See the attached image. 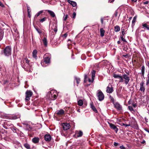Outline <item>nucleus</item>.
I'll return each mask as SVG.
<instances>
[{
    "label": "nucleus",
    "mask_w": 149,
    "mask_h": 149,
    "mask_svg": "<svg viewBox=\"0 0 149 149\" xmlns=\"http://www.w3.org/2000/svg\"><path fill=\"white\" fill-rule=\"evenodd\" d=\"M56 92L54 90H52L49 92L47 94V96L51 100H54L57 98L56 94Z\"/></svg>",
    "instance_id": "f257e3e1"
},
{
    "label": "nucleus",
    "mask_w": 149,
    "mask_h": 149,
    "mask_svg": "<svg viewBox=\"0 0 149 149\" xmlns=\"http://www.w3.org/2000/svg\"><path fill=\"white\" fill-rule=\"evenodd\" d=\"M126 73L128 75L124 74L121 77L123 80V81H120V82H124L125 83L126 85L128 83L130 80V78L129 76V73L128 72V73L127 72H126Z\"/></svg>",
    "instance_id": "f03ea898"
},
{
    "label": "nucleus",
    "mask_w": 149,
    "mask_h": 149,
    "mask_svg": "<svg viewBox=\"0 0 149 149\" xmlns=\"http://www.w3.org/2000/svg\"><path fill=\"white\" fill-rule=\"evenodd\" d=\"M3 54L6 56H8L11 55V48L10 46L6 47L3 50Z\"/></svg>",
    "instance_id": "7ed1b4c3"
},
{
    "label": "nucleus",
    "mask_w": 149,
    "mask_h": 149,
    "mask_svg": "<svg viewBox=\"0 0 149 149\" xmlns=\"http://www.w3.org/2000/svg\"><path fill=\"white\" fill-rule=\"evenodd\" d=\"M97 96L100 101H102L104 99V95L102 92L100 90H98L97 93Z\"/></svg>",
    "instance_id": "20e7f679"
},
{
    "label": "nucleus",
    "mask_w": 149,
    "mask_h": 149,
    "mask_svg": "<svg viewBox=\"0 0 149 149\" xmlns=\"http://www.w3.org/2000/svg\"><path fill=\"white\" fill-rule=\"evenodd\" d=\"M26 97L25 100L28 101L30 100V98L33 95V93L30 91H27L25 93Z\"/></svg>",
    "instance_id": "39448f33"
},
{
    "label": "nucleus",
    "mask_w": 149,
    "mask_h": 149,
    "mask_svg": "<svg viewBox=\"0 0 149 149\" xmlns=\"http://www.w3.org/2000/svg\"><path fill=\"white\" fill-rule=\"evenodd\" d=\"M26 63H25V66H24V69L27 71L31 72V68L30 67V65H29V61L27 59L26 60Z\"/></svg>",
    "instance_id": "423d86ee"
},
{
    "label": "nucleus",
    "mask_w": 149,
    "mask_h": 149,
    "mask_svg": "<svg viewBox=\"0 0 149 149\" xmlns=\"http://www.w3.org/2000/svg\"><path fill=\"white\" fill-rule=\"evenodd\" d=\"M44 62L46 63H48L50 62V55L48 54H45L44 56Z\"/></svg>",
    "instance_id": "0eeeda50"
},
{
    "label": "nucleus",
    "mask_w": 149,
    "mask_h": 149,
    "mask_svg": "<svg viewBox=\"0 0 149 149\" xmlns=\"http://www.w3.org/2000/svg\"><path fill=\"white\" fill-rule=\"evenodd\" d=\"M113 91V88L111 84H109L107 87L106 92L109 93H111Z\"/></svg>",
    "instance_id": "6e6552de"
},
{
    "label": "nucleus",
    "mask_w": 149,
    "mask_h": 149,
    "mask_svg": "<svg viewBox=\"0 0 149 149\" xmlns=\"http://www.w3.org/2000/svg\"><path fill=\"white\" fill-rule=\"evenodd\" d=\"M113 104L114 107L117 109V111H121L122 110V106L118 102H116Z\"/></svg>",
    "instance_id": "1a4fd4ad"
},
{
    "label": "nucleus",
    "mask_w": 149,
    "mask_h": 149,
    "mask_svg": "<svg viewBox=\"0 0 149 149\" xmlns=\"http://www.w3.org/2000/svg\"><path fill=\"white\" fill-rule=\"evenodd\" d=\"M62 126L63 130H67L70 127L69 124L67 123H64L62 124Z\"/></svg>",
    "instance_id": "9d476101"
},
{
    "label": "nucleus",
    "mask_w": 149,
    "mask_h": 149,
    "mask_svg": "<svg viewBox=\"0 0 149 149\" xmlns=\"http://www.w3.org/2000/svg\"><path fill=\"white\" fill-rule=\"evenodd\" d=\"M109 124L110 128L111 129H113L117 133L118 130L117 127L116 126L112 123H109Z\"/></svg>",
    "instance_id": "9b49d317"
},
{
    "label": "nucleus",
    "mask_w": 149,
    "mask_h": 149,
    "mask_svg": "<svg viewBox=\"0 0 149 149\" xmlns=\"http://www.w3.org/2000/svg\"><path fill=\"white\" fill-rule=\"evenodd\" d=\"M83 135V132L81 131H76L75 132V136L76 137H81Z\"/></svg>",
    "instance_id": "f8f14e48"
},
{
    "label": "nucleus",
    "mask_w": 149,
    "mask_h": 149,
    "mask_svg": "<svg viewBox=\"0 0 149 149\" xmlns=\"http://www.w3.org/2000/svg\"><path fill=\"white\" fill-rule=\"evenodd\" d=\"M45 139L47 141H51L52 137L49 134H45L44 136Z\"/></svg>",
    "instance_id": "ddd939ff"
},
{
    "label": "nucleus",
    "mask_w": 149,
    "mask_h": 149,
    "mask_svg": "<svg viewBox=\"0 0 149 149\" xmlns=\"http://www.w3.org/2000/svg\"><path fill=\"white\" fill-rule=\"evenodd\" d=\"M113 76L114 78H118L119 79V82H120V81H123V80L121 77L122 76L116 74H114L113 75Z\"/></svg>",
    "instance_id": "4468645a"
},
{
    "label": "nucleus",
    "mask_w": 149,
    "mask_h": 149,
    "mask_svg": "<svg viewBox=\"0 0 149 149\" xmlns=\"http://www.w3.org/2000/svg\"><path fill=\"white\" fill-rule=\"evenodd\" d=\"M39 138L38 137H35L32 139V142L34 143H38L39 141Z\"/></svg>",
    "instance_id": "2eb2a0df"
},
{
    "label": "nucleus",
    "mask_w": 149,
    "mask_h": 149,
    "mask_svg": "<svg viewBox=\"0 0 149 149\" xmlns=\"http://www.w3.org/2000/svg\"><path fill=\"white\" fill-rule=\"evenodd\" d=\"M24 127H25L26 130L30 131L31 129V127L27 123H24Z\"/></svg>",
    "instance_id": "dca6fc26"
},
{
    "label": "nucleus",
    "mask_w": 149,
    "mask_h": 149,
    "mask_svg": "<svg viewBox=\"0 0 149 149\" xmlns=\"http://www.w3.org/2000/svg\"><path fill=\"white\" fill-rule=\"evenodd\" d=\"M68 2L74 7H75L77 6V3L75 2L70 0H68Z\"/></svg>",
    "instance_id": "f3484780"
},
{
    "label": "nucleus",
    "mask_w": 149,
    "mask_h": 149,
    "mask_svg": "<svg viewBox=\"0 0 149 149\" xmlns=\"http://www.w3.org/2000/svg\"><path fill=\"white\" fill-rule=\"evenodd\" d=\"M143 84H144V83L143 82H141L140 83V90L141 91H143V92H144L145 89L144 87L143 86Z\"/></svg>",
    "instance_id": "a211bd4d"
},
{
    "label": "nucleus",
    "mask_w": 149,
    "mask_h": 149,
    "mask_svg": "<svg viewBox=\"0 0 149 149\" xmlns=\"http://www.w3.org/2000/svg\"><path fill=\"white\" fill-rule=\"evenodd\" d=\"M37 51L36 50H34L32 53L33 56L34 58L36 59L37 58Z\"/></svg>",
    "instance_id": "6ab92c4d"
},
{
    "label": "nucleus",
    "mask_w": 149,
    "mask_h": 149,
    "mask_svg": "<svg viewBox=\"0 0 149 149\" xmlns=\"http://www.w3.org/2000/svg\"><path fill=\"white\" fill-rule=\"evenodd\" d=\"M64 113V111L62 109H61L57 111V114L59 116L63 115Z\"/></svg>",
    "instance_id": "aec40b11"
},
{
    "label": "nucleus",
    "mask_w": 149,
    "mask_h": 149,
    "mask_svg": "<svg viewBox=\"0 0 149 149\" xmlns=\"http://www.w3.org/2000/svg\"><path fill=\"white\" fill-rule=\"evenodd\" d=\"M47 12L50 14V15L52 17H54L55 16V14L54 12L50 10H47Z\"/></svg>",
    "instance_id": "412c9836"
},
{
    "label": "nucleus",
    "mask_w": 149,
    "mask_h": 149,
    "mask_svg": "<svg viewBox=\"0 0 149 149\" xmlns=\"http://www.w3.org/2000/svg\"><path fill=\"white\" fill-rule=\"evenodd\" d=\"M100 36L102 37H103L104 36V34L105 32V31L102 28H101L100 30Z\"/></svg>",
    "instance_id": "4be33fe9"
},
{
    "label": "nucleus",
    "mask_w": 149,
    "mask_h": 149,
    "mask_svg": "<svg viewBox=\"0 0 149 149\" xmlns=\"http://www.w3.org/2000/svg\"><path fill=\"white\" fill-rule=\"evenodd\" d=\"M42 41L45 46L47 47V41L46 38L45 37L42 40Z\"/></svg>",
    "instance_id": "5701e85b"
},
{
    "label": "nucleus",
    "mask_w": 149,
    "mask_h": 149,
    "mask_svg": "<svg viewBox=\"0 0 149 149\" xmlns=\"http://www.w3.org/2000/svg\"><path fill=\"white\" fill-rule=\"evenodd\" d=\"M91 109H93V111H94L95 113H97V110L95 107L94 106V105L92 104H91Z\"/></svg>",
    "instance_id": "b1692460"
},
{
    "label": "nucleus",
    "mask_w": 149,
    "mask_h": 149,
    "mask_svg": "<svg viewBox=\"0 0 149 149\" xmlns=\"http://www.w3.org/2000/svg\"><path fill=\"white\" fill-rule=\"evenodd\" d=\"M114 30L116 32H118L120 30V27L118 26H116L114 27Z\"/></svg>",
    "instance_id": "393cba45"
},
{
    "label": "nucleus",
    "mask_w": 149,
    "mask_h": 149,
    "mask_svg": "<svg viewBox=\"0 0 149 149\" xmlns=\"http://www.w3.org/2000/svg\"><path fill=\"white\" fill-rule=\"evenodd\" d=\"M83 104V102L82 100H80L78 102V104L80 106L82 105Z\"/></svg>",
    "instance_id": "a878e982"
},
{
    "label": "nucleus",
    "mask_w": 149,
    "mask_h": 149,
    "mask_svg": "<svg viewBox=\"0 0 149 149\" xmlns=\"http://www.w3.org/2000/svg\"><path fill=\"white\" fill-rule=\"evenodd\" d=\"M18 118V117H17V116H11L9 117V119L13 120H15L17 118Z\"/></svg>",
    "instance_id": "bb28decb"
},
{
    "label": "nucleus",
    "mask_w": 149,
    "mask_h": 149,
    "mask_svg": "<svg viewBox=\"0 0 149 149\" xmlns=\"http://www.w3.org/2000/svg\"><path fill=\"white\" fill-rule=\"evenodd\" d=\"M95 70H93L92 72V78L94 79L95 76Z\"/></svg>",
    "instance_id": "cd10ccee"
},
{
    "label": "nucleus",
    "mask_w": 149,
    "mask_h": 149,
    "mask_svg": "<svg viewBox=\"0 0 149 149\" xmlns=\"http://www.w3.org/2000/svg\"><path fill=\"white\" fill-rule=\"evenodd\" d=\"M144 71H145V67L143 65L141 67V74L143 76H144Z\"/></svg>",
    "instance_id": "c85d7f7f"
},
{
    "label": "nucleus",
    "mask_w": 149,
    "mask_h": 149,
    "mask_svg": "<svg viewBox=\"0 0 149 149\" xmlns=\"http://www.w3.org/2000/svg\"><path fill=\"white\" fill-rule=\"evenodd\" d=\"M24 146L27 149H30V146L28 144L25 143L24 144Z\"/></svg>",
    "instance_id": "c756f323"
},
{
    "label": "nucleus",
    "mask_w": 149,
    "mask_h": 149,
    "mask_svg": "<svg viewBox=\"0 0 149 149\" xmlns=\"http://www.w3.org/2000/svg\"><path fill=\"white\" fill-rule=\"evenodd\" d=\"M142 26L146 28L148 30H149V26L147 25L146 23H144L143 24Z\"/></svg>",
    "instance_id": "7c9ffc66"
},
{
    "label": "nucleus",
    "mask_w": 149,
    "mask_h": 149,
    "mask_svg": "<svg viewBox=\"0 0 149 149\" xmlns=\"http://www.w3.org/2000/svg\"><path fill=\"white\" fill-rule=\"evenodd\" d=\"M136 17H134L133 18L132 22V26H134V25L136 21Z\"/></svg>",
    "instance_id": "2f4dec72"
},
{
    "label": "nucleus",
    "mask_w": 149,
    "mask_h": 149,
    "mask_svg": "<svg viewBox=\"0 0 149 149\" xmlns=\"http://www.w3.org/2000/svg\"><path fill=\"white\" fill-rule=\"evenodd\" d=\"M3 35V31L0 32V40L2 39Z\"/></svg>",
    "instance_id": "473e14b6"
},
{
    "label": "nucleus",
    "mask_w": 149,
    "mask_h": 149,
    "mask_svg": "<svg viewBox=\"0 0 149 149\" xmlns=\"http://www.w3.org/2000/svg\"><path fill=\"white\" fill-rule=\"evenodd\" d=\"M121 125L122 126H124L125 127L128 126H131L132 127H134V126H132L131 125H130V124L128 125L127 124H125V123H122Z\"/></svg>",
    "instance_id": "72a5a7b5"
},
{
    "label": "nucleus",
    "mask_w": 149,
    "mask_h": 149,
    "mask_svg": "<svg viewBox=\"0 0 149 149\" xmlns=\"http://www.w3.org/2000/svg\"><path fill=\"white\" fill-rule=\"evenodd\" d=\"M75 80L76 81V82L77 83V84H79L80 81V79L76 77L75 78Z\"/></svg>",
    "instance_id": "f704fd0d"
},
{
    "label": "nucleus",
    "mask_w": 149,
    "mask_h": 149,
    "mask_svg": "<svg viewBox=\"0 0 149 149\" xmlns=\"http://www.w3.org/2000/svg\"><path fill=\"white\" fill-rule=\"evenodd\" d=\"M43 12V10L40 11L38 12L37 14H36V16L37 17H38V16H39V15L40 14L42 13Z\"/></svg>",
    "instance_id": "c9c22d12"
},
{
    "label": "nucleus",
    "mask_w": 149,
    "mask_h": 149,
    "mask_svg": "<svg viewBox=\"0 0 149 149\" xmlns=\"http://www.w3.org/2000/svg\"><path fill=\"white\" fill-rule=\"evenodd\" d=\"M46 19V17H44L41 19H40V21L41 22H43L45 21Z\"/></svg>",
    "instance_id": "e433bc0d"
},
{
    "label": "nucleus",
    "mask_w": 149,
    "mask_h": 149,
    "mask_svg": "<svg viewBox=\"0 0 149 149\" xmlns=\"http://www.w3.org/2000/svg\"><path fill=\"white\" fill-rule=\"evenodd\" d=\"M68 17V15L66 14L65 15H64L63 17V20L65 21L66 20Z\"/></svg>",
    "instance_id": "4c0bfd02"
},
{
    "label": "nucleus",
    "mask_w": 149,
    "mask_h": 149,
    "mask_svg": "<svg viewBox=\"0 0 149 149\" xmlns=\"http://www.w3.org/2000/svg\"><path fill=\"white\" fill-rule=\"evenodd\" d=\"M36 29L37 31L39 33V34H41L42 33V31H41L38 29V28H36Z\"/></svg>",
    "instance_id": "58836bf2"
},
{
    "label": "nucleus",
    "mask_w": 149,
    "mask_h": 149,
    "mask_svg": "<svg viewBox=\"0 0 149 149\" xmlns=\"http://www.w3.org/2000/svg\"><path fill=\"white\" fill-rule=\"evenodd\" d=\"M149 84V73L148 74L147 76V79L146 81V84L148 85Z\"/></svg>",
    "instance_id": "ea45409f"
},
{
    "label": "nucleus",
    "mask_w": 149,
    "mask_h": 149,
    "mask_svg": "<svg viewBox=\"0 0 149 149\" xmlns=\"http://www.w3.org/2000/svg\"><path fill=\"white\" fill-rule=\"evenodd\" d=\"M121 39L122 40V41H123L124 42H127V41L126 40L123 38V36H122V35L121 36Z\"/></svg>",
    "instance_id": "a19ab883"
},
{
    "label": "nucleus",
    "mask_w": 149,
    "mask_h": 149,
    "mask_svg": "<svg viewBox=\"0 0 149 149\" xmlns=\"http://www.w3.org/2000/svg\"><path fill=\"white\" fill-rule=\"evenodd\" d=\"M128 107L129 109L130 110V111H133L134 110L132 106H129Z\"/></svg>",
    "instance_id": "79ce46f5"
},
{
    "label": "nucleus",
    "mask_w": 149,
    "mask_h": 149,
    "mask_svg": "<svg viewBox=\"0 0 149 149\" xmlns=\"http://www.w3.org/2000/svg\"><path fill=\"white\" fill-rule=\"evenodd\" d=\"M110 97L111 99V101H112V102L113 103V104H114L115 103L114 102V98L112 97H111V96H110Z\"/></svg>",
    "instance_id": "37998d69"
},
{
    "label": "nucleus",
    "mask_w": 149,
    "mask_h": 149,
    "mask_svg": "<svg viewBox=\"0 0 149 149\" xmlns=\"http://www.w3.org/2000/svg\"><path fill=\"white\" fill-rule=\"evenodd\" d=\"M121 31H122V35L123 36L125 34V29H121Z\"/></svg>",
    "instance_id": "c03bdc74"
},
{
    "label": "nucleus",
    "mask_w": 149,
    "mask_h": 149,
    "mask_svg": "<svg viewBox=\"0 0 149 149\" xmlns=\"http://www.w3.org/2000/svg\"><path fill=\"white\" fill-rule=\"evenodd\" d=\"M55 28L54 29V31L56 32L57 31V25H55Z\"/></svg>",
    "instance_id": "a18cd8bd"
},
{
    "label": "nucleus",
    "mask_w": 149,
    "mask_h": 149,
    "mask_svg": "<svg viewBox=\"0 0 149 149\" xmlns=\"http://www.w3.org/2000/svg\"><path fill=\"white\" fill-rule=\"evenodd\" d=\"M94 79H93L92 78V79H88V81L89 82H93L94 81Z\"/></svg>",
    "instance_id": "49530a36"
},
{
    "label": "nucleus",
    "mask_w": 149,
    "mask_h": 149,
    "mask_svg": "<svg viewBox=\"0 0 149 149\" xmlns=\"http://www.w3.org/2000/svg\"><path fill=\"white\" fill-rule=\"evenodd\" d=\"M120 148L121 149H126L125 148L123 145L120 146Z\"/></svg>",
    "instance_id": "de8ad7c7"
},
{
    "label": "nucleus",
    "mask_w": 149,
    "mask_h": 149,
    "mask_svg": "<svg viewBox=\"0 0 149 149\" xmlns=\"http://www.w3.org/2000/svg\"><path fill=\"white\" fill-rule=\"evenodd\" d=\"M87 74H85L84 75V82H85V81H86V78H87Z\"/></svg>",
    "instance_id": "09e8293b"
},
{
    "label": "nucleus",
    "mask_w": 149,
    "mask_h": 149,
    "mask_svg": "<svg viewBox=\"0 0 149 149\" xmlns=\"http://www.w3.org/2000/svg\"><path fill=\"white\" fill-rule=\"evenodd\" d=\"M0 6L2 7H4V5L0 1Z\"/></svg>",
    "instance_id": "8fccbe9b"
},
{
    "label": "nucleus",
    "mask_w": 149,
    "mask_h": 149,
    "mask_svg": "<svg viewBox=\"0 0 149 149\" xmlns=\"http://www.w3.org/2000/svg\"><path fill=\"white\" fill-rule=\"evenodd\" d=\"M27 8L28 13H30L31 12V10H30L29 9V7L27 6Z\"/></svg>",
    "instance_id": "3c124183"
},
{
    "label": "nucleus",
    "mask_w": 149,
    "mask_h": 149,
    "mask_svg": "<svg viewBox=\"0 0 149 149\" xmlns=\"http://www.w3.org/2000/svg\"><path fill=\"white\" fill-rule=\"evenodd\" d=\"M149 3V1H146L144 2H143V4H148Z\"/></svg>",
    "instance_id": "603ef678"
},
{
    "label": "nucleus",
    "mask_w": 149,
    "mask_h": 149,
    "mask_svg": "<svg viewBox=\"0 0 149 149\" xmlns=\"http://www.w3.org/2000/svg\"><path fill=\"white\" fill-rule=\"evenodd\" d=\"M76 15V13L75 12H74L73 13V18H75V17Z\"/></svg>",
    "instance_id": "864d4df0"
},
{
    "label": "nucleus",
    "mask_w": 149,
    "mask_h": 149,
    "mask_svg": "<svg viewBox=\"0 0 149 149\" xmlns=\"http://www.w3.org/2000/svg\"><path fill=\"white\" fill-rule=\"evenodd\" d=\"M118 144L116 142H114V143L113 145L115 146H117L118 145Z\"/></svg>",
    "instance_id": "5fc2aeb1"
},
{
    "label": "nucleus",
    "mask_w": 149,
    "mask_h": 149,
    "mask_svg": "<svg viewBox=\"0 0 149 149\" xmlns=\"http://www.w3.org/2000/svg\"><path fill=\"white\" fill-rule=\"evenodd\" d=\"M67 36H68V35H67V34L66 33H65L63 35V36L65 38H66L67 37Z\"/></svg>",
    "instance_id": "6e6d98bb"
},
{
    "label": "nucleus",
    "mask_w": 149,
    "mask_h": 149,
    "mask_svg": "<svg viewBox=\"0 0 149 149\" xmlns=\"http://www.w3.org/2000/svg\"><path fill=\"white\" fill-rule=\"evenodd\" d=\"M132 105L134 107H135L136 106V104L133 103L132 104Z\"/></svg>",
    "instance_id": "4d7b16f0"
},
{
    "label": "nucleus",
    "mask_w": 149,
    "mask_h": 149,
    "mask_svg": "<svg viewBox=\"0 0 149 149\" xmlns=\"http://www.w3.org/2000/svg\"><path fill=\"white\" fill-rule=\"evenodd\" d=\"M123 56L126 58H127L128 57V55L127 54H126L125 55H123Z\"/></svg>",
    "instance_id": "13d9d810"
},
{
    "label": "nucleus",
    "mask_w": 149,
    "mask_h": 149,
    "mask_svg": "<svg viewBox=\"0 0 149 149\" xmlns=\"http://www.w3.org/2000/svg\"><path fill=\"white\" fill-rule=\"evenodd\" d=\"M144 130L146 131V132H148V133H149V130H148V129H147V128H145L144 129Z\"/></svg>",
    "instance_id": "bf43d9fd"
},
{
    "label": "nucleus",
    "mask_w": 149,
    "mask_h": 149,
    "mask_svg": "<svg viewBox=\"0 0 149 149\" xmlns=\"http://www.w3.org/2000/svg\"><path fill=\"white\" fill-rule=\"evenodd\" d=\"M114 0H109V3H112L114 1Z\"/></svg>",
    "instance_id": "052dcab7"
},
{
    "label": "nucleus",
    "mask_w": 149,
    "mask_h": 149,
    "mask_svg": "<svg viewBox=\"0 0 149 149\" xmlns=\"http://www.w3.org/2000/svg\"><path fill=\"white\" fill-rule=\"evenodd\" d=\"M118 13L117 11H115V15L116 17L117 16V15Z\"/></svg>",
    "instance_id": "680f3d73"
},
{
    "label": "nucleus",
    "mask_w": 149,
    "mask_h": 149,
    "mask_svg": "<svg viewBox=\"0 0 149 149\" xmlns=\"http://www.w3.org/2000/svg\"><path fill=\"white\" fill-rule=\"evenodd\" d=\"M17 129H16V128L14 129V131H13V132H16V131H17Z\"/></svg>",
    "instance_id": "e2e57ef3"
},
{
    "label": "nucleus",
    "mask_w": 149,
    "mask_h": 149,
    "mask_svg": "<svg viewBox=\"0 0 149 149\" xmlns=\"http://www.w3.org/2000/svg\"><path fill=\"white\" fill-rule=\"evenodd\" d=\"M28 16H29V17L30 18L31 16V15L30 14V13H28Z\"/></svg>",
    "instance_id": "0e129e2a"
},
{
    "label": "nucleus",
    "mask_w": 149,
    "mask_h": 149,
    "mask_svg": "<svg viewBox=\"0 0 149 149\" xmlns=\"http://www.w3.org/2000/svg\"><path fill=\"white\" fill-rule=\"evenodd\" d=\"M101 22L102 24H103V19L102 18H101Z\"/></svg>",
    "instance_id": "69168bd1"
},
{
    "label": "nucleus",
    "mask_w": 149,
    "mask_h": 149,
    "mask_svg": "<svg viewBox=\"0 0 149 149\" xmlns=\"http://www.w3.org/2000/svg\"><path fill=\"white\" fill-rule=\"evenodd\" d=\"M145 120L146 121V122H148V119H147L146 118H145Z\"/></svg>",
    "instance_id": "338daca9"
},
{
    "label": "nucleus",
    "mask_w": 149,
    "mask_h": 149,
    "mask_svg": "<svg viewBox=\"0 0 149 149\" xmlns=\"http://www.w3.org/2000/svg\"><path fill=\"white\" fill-rule=\"evenodd\" d=\"M128 104H131V102L130 100L128 102Z\"/></svg>",
    "instance_id": "774afa93"
}]
</instances>
